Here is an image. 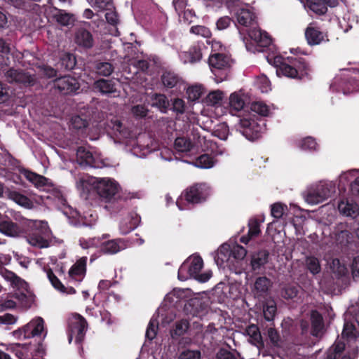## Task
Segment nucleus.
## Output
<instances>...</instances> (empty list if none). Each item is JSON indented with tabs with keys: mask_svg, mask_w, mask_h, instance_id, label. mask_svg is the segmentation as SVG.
Masks as SVG:
<instances>
[{
	"mask_svg": "<svg viewBox=\"0 0 359 359\" xmlns=\"http://www.w3.org/2000/svg\"><path fill=\"white\" fill-rule=\"evenodd\" d=\"M46 334L47 332L44 330V320L41 317L32 319L25 325L13 332V337L20 340L34 339L33 342L22 344V348L36 357H43L46 354V348L43 342Z\"/></svg>",
	"mask_w": 359,
	"mask_h": 359,
	"instance_id": "1",
	"label": "nucleus"
},
{
	"mask_svg": "<svg viewBox=\"0 0 359 359\" xmlns=\"http://www.w3.org/2000/svg\"><path fill=\"white\" fill-rule=\"evenodd\" d=\"M276 72L278 76L303 80L310 79L312 71L310 63L305 57L291 56L287 58L276 57Z\"/></svg>",
	"mask_w": 359,
	"mask_h": 359,
	"instance_id": "2",
	"label": "nucleus"
},
{
	"mask_svg": "<svg viewBox=\"0 0 359 359\" xmlns=\"http://www.w3.org/2000/svg\"><path fill=\"white\" fill-rule=\"evenodd\" d=\"M22 221L25 224L23 234L26 235L27 241L30 245L39 248H45L49 246L47 237L49 235L50 229L46 222L28 219Z\"/></svg>",
	"mask_w": 359,
	"mask_h": 359,
	"instance_id": "3",
	"label": "nucleus"
},
{
	"mask_svg": "<svg viewBox=\"0 0 359 359\" xmlns=\"http://www.w3.org/2000/svg\"><path fill=\"white\" fill-rule=\"evenodd\" d=\"M210 195V187L208 184L195 183L182 191L176 203L180 210H184L183 204L195 205L202 203L207 200Z\"/></svg>",
	"mask_w": 359,
	"mask_h": 359,
	"instance_id": "4",
	"label": "nucleus"
},
{
	"mask_svg": "<svg viewBox=\"0 0 359 359\" xmlns=\"http://www.w3.org/2000/svg\"><path fill=\"white\" fill-rule=\"evenodd\" d=\"M233 63L231 56L221 53H211L208 58V65L217 82L226 79Z\"/></svg>",
	"mask_w": 359,
	"mask_h": 359,
	"instance_id": "5",
	"label": "nucleus"
},
{
	"mask_svg": "<svg viewBox=\"0 0 359 359\" xmlns=\"http://www.w3.org/2000/svg\"><path fill=\"white\" fill-rule=\"evenodd\" d=\"M96 191L102 200L105 202L114 203L116 201L118 203V208L123 207V203L126 202L125 200H122L120 198L119 191L120 186L118 182L114 180L103 178L97 181L96 187Z\"/></svg>",
	"mask_w": 359,
	"mask_h": 359,
	"instance_id": "6",
	"label": "nucleus"
},
{
	"mask_svg": "<svg viewBox=\"0 0 359 359\" xmlns=\"http://www.w3.org/2000/svg\"><path fill=\"white\" fill-rule=\"evenodd\" d=\"M11 219L8 215H5L0 217V232L9 237H18L23 234L25 224L22 219H27L19 212L13 211L8 212Z\"/></svg>",
	"mask_w": 359,
	"mask_h": 359,
	"instance_id": "7",
	"label": "nucleus"
},
{
	"mask_svg": "<svg viewBox=\"0 0 359 359\" xmlns=\"http://www.w3.org/2000/svg\"><path fill=\"white\" fill-rule=\"evenodd\" d=\"M88 323L85 318L79 313H74L68 321V341L71 343L73 337H75V342L81 344L86 335Z\"/></svg>",
	"mask_w": 359,
	"mask_h": 359,
	"instance_id": "8",
	"label": "nucleus"
},
{
	"mask_svg": "<svg viewBox=\"0 0 359 359\" xmlns=\"http://www.w3.org/2000/svg\"><path fill=\"white\" fill-rule=\"evenodd\" d=\"M334 191V187L330 184L320 183L310 189L306 195V201L311 204H318L326 201Z\"/></svg>",
	"mask_w": 359,
	"mask_h": 359,
	"instance_id": "9",
	"label": "nucleus"
},
{
	"mask_svg": "<svg viewBox=\"0 0 359 359\" xmlns=\"http://www.w3.org/2000/svg\"><path fill=\"white\" fill-rule=\"evenodd\" d=\"M53 86L62 95L77 94L81 88L78 79L69 75L55 79Z\"/></svg>",
	"mask_w": 359,
	"mask_h": 359,
	"instance_id": "10",
	"label": "nucleus"
},
{
	"mask_svg": "<svg viewBox=\"0 0 359 359\" xmlns=\"http://www.w3.org/2000/svg\"><path fill=\"white\" fill-rule=\"evenodd\" d=\"M241 127L243 135L250 140L259 139L264 129V124H260L255 120L250 118L241 119Z\"/></svg>",
	"mask_w": 359,
	"mask_h": 359,
	"instance_id": "11",
	"label": "nucleus"
},
{
	"mask_svg": "<svg viewBox=\"0 0 359 359\" xmlns=\"http://www.w3.org/2000/svg\"><path fill=\"white\" fill-rule=\"evenodd\" d=\"M93 87L102 95L116 97L119 95L117 81L113 79H99L94 81Z\"/></svg>",
	"mask_w": 359,
	"mask_h": 359,
	"instance_id": "12",
	"label": "nucleus"
},
{
	"mask_svg": "<svg viewBox=\"0 0 359 359\" xmlns=\"http://www.w3.org/2000/svg\"><path fill=\"white\" fill-rule=\"evenodd\" d=\"M127 248V242L123 238L104 239L101 243L100 252L103 255H114Z\"/></svg>",
	"mask_w": 359,
	"mask_h": 359,
	"instance_id": "13",
	"label": "nucleus"
},
{
	"mask_svg": "<svg viewBox=\"0 0 359 359\" xmlns=\"http://www.w3.org/2000/svg\"><path fill=\"white\" fill-rule=\"evenodd\" d=\"M238 23L245 27H255L257 25V16L250 8L239 7L235 11Z\"/></svg>",
	"mask_w": 359,
	"mask_h": 359,
	"instance_id": "14",
	"label": "nucleus"
},
{
	"mask_svg": "<svg viewBox=\"0 0 359 359\" xmlns=\"http://www.w3.org/2000/svg\"><path fill=\"white\" fill-rule=\"evenodd\" d=\"M305 38L309 45H319L323 41H328L326 33L322 32L320 27L309 24L305 29Z\"/></svg>",
	"mask_w": 359,
	"mask_h": 359,
	"instance_id": "15",
	"label": "nucleus"
},
{
	"mask_svg": "<svg viewBox=\"0 0 359 359\" xmlns=\"http://www.w3.org/2000/svg\"><path fill=\"white\" fill-rule=\"evenodd\" d=\"M8 82H16L27 86H33L35 83V78L27 72L22 70L10 69L6 73Z\"/></svg>",
	"mask_w": 359,
	"mask_h": 359,
	"instance_id": "16",
	"label": "nucleus"
},
{
	"mask_svg": "<svg viewBox=\"0 0 359 359\" xmlns=\"http://www.w3.org/2000/svg\"><path fill=\"white\" fill-rule=\"evenodd\" d=\"M75 43L85 49H90L94 45V39L91 32L85 28H79L75 32Z\"/></svg>",
	"mask_w": 359,
	"mask_h": 359,
	"instance_id": "17",
	"label": "nucleus"
},
{
	"mask_svg": "<svg viewBox=\"0 0 359 359\" xmlns=\"http://www.w3.org/2000/svg\"><path fill=\"white\" fill-rule=\"evenodd\" d=\"M76 161L81 165L90 166L92 168L98 167L97 161L93 153L84 147H79L76 150Z\"/></svg>",
	"mask_w": 359,
	"mask_h": 359,
	"instance_id": "18",
	"label": "nucleus"
},
{
	"mask_svg": "<svg viewBox=\"0 0 359 359\" xmlns=\"http://www.w3.org/2000/svg\"><path fill=\"white\" fill-rule=\"evenodd\" d=\"M86 272V258L83 257L74 264L69 271L70 279L80 283L83 279Z\"/></svg>",
	"mask_w": 359,
	"mask_h": 359,
	"instance_id": "19",
	"label": "nucleus"
},
{
	"mask_svg": "<svg viewBox=\"0 0 359 359\" xmlns=\"http://www.w3.org/2000/svg\"><path fill=\"white\" fill-rule=\"evenodd\" d=\"M25 175L26 179L32 182L37 189L46 190L53 186L51 181L43 175L31 171H26Z\"/></svg>",
	"mask_w": 359,
	"mask_h": 359,
	"instance_id": "20",
	"label": "nucleus"
},
{
	"mask_svg": "<svg viewBox=\"0 0 359 359\" xmlns=\"http://www.w3.org/2000/svg\"><path fill=\"white\" fill-rule=\"evenodd\" d=\"M185 309L193 316H201L207 311V304L201 299H191L186 304Z\"/></svg>",
	"mask_w": 359,
	"mask_h": 359,
	"instance_id": "21",
	"label": "nucleus"
},
{
	"mask_svg": "<svg viewBox=\"0 0 359 359\" xmlns=\"http://www.w3.org/2000/svg\"><path fill=\"white\" fill-rule=\"evenodd\" d=\"M11 46V40L10 38H0V69L10 64Z\"/></svg>",
	"mask_w": 359,
	"mask_h": 359,
	"instance_id": "22",
	"label": "nucleus"
},
{
	"mask_svg": "<svg viewBox=\"0 0 359 359\" xmlns=\"http://www.w3.org/2000/svg\"><path fill=\"white\" fill-rule=\"evenodd\" d=\"M269 252L266 250H259L251 256L250 265L253 271L261 269L268 262Z\"/></svg>",
	"mask_w": 359,
	"mask_h": 359,
	"instance_id": "23",
	"label": "nucleus"
},
{
	"mask_svg": "<svg viewBox=\"0 0 359 359\" xmlns=\"http://www.w3.org/2000/svg\"><path fill=\"white\" fill-rule=\"evenodd\" d=\"M271 286V281L269 278L266 276L258 277L255 282L253 292L256 296L264 297Z\"/></svg>",
	"mask_w": 359,
	"mask_h": 359,
	"instance_id": "24",
	"label": "nucleus"
},
{
	"mask_svg": "<svg viewBox=\"0 0 359 359\" xmlns=\"http://www.w3.org/2000/svg\"><path fill=\"white\" fill-rule=\"evenodd\" d=\"M11 297L17 299L20 305L26 309L32 306L34 302V294L30 291L29 287L28 290H22L12 293Z\"/></svg>",
	"mask_w": 359,
	"mask_h": 359,
	"instance_id": "25",
	"label": "nucleus"
},
{
	"mask_svg": "<svg viewBox=\"0 0 359 359\" xmlns=\"http://www.w3.org/2000/svg\"><path fill=\"white\" fill-rule=\"evenodd\" d=\"M339 211L346 217L355 218L359 213V207L357 203L348 200L341 201L338 203Z\"/></svg>",
	"mask_w": 359,
	"mask_h": 359,
	"instance_id": "26",
	"label": "nucleus"
},
{
	"mask_svg": "<svg viewBox=\"0 0 359 359\" xmlns=\"http://www.w3.org/2000/svg\"><path fill=\"white\" fill-rule=\"evenodd\" d=\"M309 8L317 15H324L327 11V6L335 7L337 5H331L328 0H306Z\"/></svg>",
	"mask_w": 359,
	"mask_h": 359,
	"instance_id": "27",
	"label": "nucleus"
},
{
	"mask_svg": "<svg viewBox=\"0 0 359 359\" xmlns=\"http://www.w3.org/2000/svg\"><path fill=\"white\" fill-rule=\"evenodd\" d=\"M151 106L157 108L161 113H167L170 102L168 97L164 94L154 93L151 97Z\"/></svg>",
	"mask_w": 359,
	"mask_h": 359,
	"instance_id": "28",
	"label": "nucleus"
},
{
	"mask_svg": "<svg viewBox=\"0 0 359 359\" xmlns=\"http://www.w3.org/2000/svg\"><path fill=\"white\" fill-rule=\"evenodd\" d=\"M109 234H103L102 236L89 238L88 239L85 238H80L79 243L80 246L83 249H88L90 248H99V252L101 248V243L102 240L109 238Z\"/></svg>",
	"mask_w": 359,
	"mask_h": 359,
	"instance_id": "29",
	"label": "nucleus"
},
{
	"mask_svg": "<svg viewBox=\"0 0 359 359\" xmlns=\"http://www.w3.org/2000/svg\"><path fill=\"white\" fill-rule=\"evenodd\" d=\"M311 334L318 337L324 327L323 318L322 314L317 310H312L311 312Z\"/></svg>",
	"mask_w": 359,
	"mask_h": 359,
	"instance_id": "30",
	"label": "nucleus"
},
{
	"mask_svg": "<svg viewBox=\"0 0 359 359\" xmlns=\"http://www.w3.org/2000/svg\"><path fill=\"white\" fill-rule=\"evenodd\" d=\"M53 18L60 25L66 27L74 25L75 22V18L73 14L62 9H56Z\"/></svg>",
	"mask_w": 359,
	"mask_h": 359,
	"instance_id": "31",
	"label": "nucleus"
},
{
	"mask_svg": "<svg viewBox=\"0 0 359 359\" xmlns=\"http://www.w3.org/2000/svg\"><path fill=\"white\" fill-rule=\"evenodd\" d=\"M190 323L187 319L177 320L170 330V335L173 339H177L184 335L189 329Z\"/></svg>",
	"mask_w": 359,
	"mask_h": 359,
	"instance_id": "32",
	"label": "nucleus"
},
{
	"mask_svg": "<svg viewBox=\"0 0 359 359\" xmlns=\"http://www.w3.org/2000/svg\"><path fill=\"white\" fill-rule=\"evenodd\" d=\"M181 81V78L171 71H165L161 76V81L163 86L168 88H172L177 86Z\"/></svg>",
	"mask_w": 359,
	"mask_h": 359,
	"instance_id": "33",
	"label": "nucleus"
},
{
	"mask_svg": "<svg viewBox=\"0 0 359 359\" xmlns=\"http://www.w3.org/2000/svg\"><path fill=\"white\" fill-rule=\"evenodd\" d=\"M185 262L188 264L191 276H192L194 278L196 275H198V273L201 272L203 266V261L200 256H194L192 258L187 259Z\"/></svg>",
	"mask_w": 359,
	"mask_h": 359,
	"instance_id": "34",
	"label": "nucleus"
},
{
	"mask_svg": "<svg viewBox=\"0 0 359 359\" xmlns=\"http://www.w3.org/2000/svg\"><path fill=\"white\" fill-rule=\"evenodd\" d=\"M305 266L313 276H316L321 271V265L319 259L313 255L306 256L305 257Z\"/></svg>",
	"mask_w": 359,
	"mask_h": 359,
	"instance_id": "35",
	"label": "nucleus"
},
{
	"mask_svg": "<svg viewBox=\"0 0 359 359\" xmlns=\"http://www.w3.org/2000/svg\"><path fill=\"white\" fill-rule=\"evenodd\" d=\"M249 35L259 46L267 47L271 43V38L266 32H262L260 29L255 30Z\"/></svg>",
	"mask_w": 359,
	"mask_h": 359,
	"instance_id": "36",
	"label": "nucleus"
},
{
	"mask_svg": "<svg viewBox=\"0 0 359 359\" xmlns=\"http://www.w3.org/2000/svg\"><path fill=\"white\" fill-rule=\"evenodd\" d=\"M59 65L65 70H72L76 65V57L74 54L66 53L62 55Z\"/></svg>",
	"mask_w": 359,
	"mask_h": 359,
	"instance_id": "37",
	"label": "nucleus"
},
{
	"mask_svg": "<svg viewBox=\"0 0 359 359\" xmlns=\"http://www.w3.org/2000/svg\"><path fill=\"white\" fill-rule=\"evenodd\" d=\"M245 332L251 338L253 344H260L263 345L262 337L257 325L255 324L248 325L245 330Z\"/></svg>",
	"mask_w": 359,
	"mask_h": 359,
	"instance_id": "38",
	"label": "nucleus"
},
{
	"mask_svg": "<svg viewBox=\"0 0 359 359\" xmlns=\"http://www.w3.org/2000/svg\"><path fill=\"white\" fill-rule=\"evenodd\" d=\"M231 257L230 246L229 245H222L218 249L215 261L217 265H222L224 262H228Z\"/></svg>",
	"mask_w": 359,
	"mask_h": 359,
	"instance_id": "39",
	"label": "nucleus"
},
{
	"mask_svg": "<svg viewBox=\"0 0 359 359\" xmlns=\"http://www.w3.org/2000/svg\"><path fill=\"white\" fill-rule=\"evenodd\" d=\"M345 349V344L341 341L335 343L326 353V359H337L341 357Z\"/></svg>",
	"mask_w": 359,
	"mask_h": 359,
	"instance_id": "40",
	"label": "nucleus"
},
{
	"mask_svg": "<svg viewBox=\"0 0 359 359\" xmlns=\"http://www.w3.org/2000/svg\"><path fill=\"white\" fill-rule=\"evenodd\" d=\"M47 277L53 287L60 292H64L66 287L61 283L58 278L54 274L53 270L50 267H44Z\"/></svg>",
	"mask_w": 359,
	"mask_h": 359,
	"instance_id": "41",
	"label": "nucleus"
},
{
	"mask_svg": "<svg viewBox=\"0 0 359 359\" xmlns=\"http://www.w3.org/2000/svg\"><path fill=\"white\" fill-rule=\"evenodd\" d=\"M95 69L98 75L109 76L113 73L114 67L109 62H99L95 65Z\"/></svg>",
	"mask_w": 359,
	"mask_h": 359,
	"instance_id": "42",
	"label": "nucleus"
},
{
	"mask_svg": "<svg viewBox=\"0 0 359 359\" xmlns=\"http://www.w3.org/2000/svg\"><path fill=\"white\" fill-rule=\"evenodd\" d=\"M203 43L201 44L197 43L191 46L187 52V54L189 57V62L191 63H194L198 62L202 58V46Z\"/></svg>",
	"mask_w": 359,
	"mask_h": 359,
	"instance_id": "43",
	"label": "nucleus"
},
{
	"mask_svg": "<svg viewBox=\"0 0 359 359\" xmlns=\"http://www.w3.org/2000/svg\"><path fill=\"white\" fill-rule=\"evenodd\" d=\"M174 144L175 149L180 152H187L192 148L191 140L184 137H177Z\"/></svg>",
	"mask_w": 359,
	"mask_h": 359,
	"instance_id": "44",
	"label": "nucleus"
},
{
	"mask_svg": "<svg viewBox=\"0 0 359 359\" xmlns=\"http://www.w3.org/2000/svg\"><path fill=\"white\" fill-rule=\"evenodd\" d=\"M194 164L201 168H210L214 165V159L212 156L205 154L197 157Z\"/></svg>",
	"mask_w": 359,
	"mask_h": 359,
	"instance_id": "45",
	"label": "nucleus"
},
{
	"mask_svg": "<svg viewBox=\"0 0 359 359\" xmlns=\"http://www.w3.org/2000/svg\"><path fill=\"white\" fill-rule=\"evenodd\" d=\"M277 311L276 304L273 301L267 302L264 306L263 313L266 320L272 322Z\"/></svg>",
	"mask_w": 359,
	"mask_h": 359,
	"instance_id": "46",
	"label": "nucleus"
},
{
	"mask_svg": "<svg viewBox=\"0 0 359 359\" xmlns=\"http://www.w3.org/2000/svg\"><path fill=\"white\" fill-rule=\"evenodd\" d=\"M342 337L348 340L356 339L358 337L355 325L350 323H346L341 333Z\"/></svg>",
	"mask_w": 359,
	"mask_h": 359,
	"instance_id": "47",
	"label": "nucleus"
},
{
	"mask_svg": "<svg viewBox=\"0 0 359 359\" xmlns=\"http://www.w3.org/2000/svg\"><path fill=\"white\" fill-rule=\"evenodd\" d=\"M267 336L271 345L274 347H280L282 339L279 332L274 327H269L267 330Z\"/></svg>",
	"mask_w": 359,
	"mask_h": 359,
	"instance_id": "48",
	"label": "nucleus"
},
{
	"mask_svg": "<svg viewBox=\"0 0 359 359\" xmlns=\"http://www.w3.org/2000/svg\"><path fill=\"white\" fill-rule=\"evenodd\" d=\"M229 104L232 110L238 111L243 108L245 102L238 93H233L230 95Z\"/></svg>",
	"mask_w": 359,
	"mask_h": 359,
	"instance_id": "49",
	"label": "nucleus"
},
{
	"mask_svg": "<svg viewBox=\"0 0 359 359\" xmlns=\"http://www.w3.org/2000/svg\"><path fill=\"white\" fill-rule=\"evenodd\" d=\"M299 286L287 285L281 290V296L285 299H292L298 295Z\"/></svg>",
	"mask_w": 359,
	"mask_h": 359,
	"instance_id": "50",
	"label": "nucleus"
},
{
	"mask_svg": "<svg viewBox=\"0 0 359 359\" xmlns=\"http://www.w3.org/2000/svg\"><path fill=\"white\" fill-rule=\"evenodd\" d=\"M250 109L261 116H268L270 112L269 107L262 102L252 103Z\"/></svg>",
	"mask_w": 359,
	"mask_h": 359,
	"instance_id": "51",
	"label": "nucleus"
},
{
	"mask_svg": "<svg viewBox=\"0 0 359 359\" xmlns=\"http://www.w3.org/2000/svg\"><path fill=\"white\" fill-rule=\"evenodd\" d=\"M189 100L196 101L201 98L203 93V88L201 85H195L188 88L187 90Z\"/></svg>",
	"mask_w": 359,
	"mask_h": 359,
	"instance_id": "52",
	"label": "nucleus"
},
{
	"mask_svg": "<svg viewBox=\"0 0 359 359\" xmlns=\"http://www.w3.org/2000/svg\"><path fill=\"white\" fill-rule=\"evenodd\" d=\"M105 19L108 24L114 27H116L119 24V16L114 6L113 8H109L106 11Z\"/></svg>",
	"mask_w": 359,
	"mask_h": 359,
	"instance_id": "53",
	"label": "nucleus"
},
{
	"mask_svg": "<svg viewBox=\"0 0 359 359\" xmlns=\"http://www.w3.org/2000/svg\"><path fill=\"white\" fill-rule=\"evenodd\" d=\"M190 32L197 36H201L205 39H210L212 36L210 29L204 25H195L190 28Z\"/></svg>",
	"mask_w": 359,
	"mask_h": 359,
	"instance_id": "54",
	"label": "nucleus"
},
{
	"mask_svg": "<svg viewBox=\"0 0 359 359\" xmlns=\"http://www.w3.org/2000/svg\"><path fill=\"white\" fill-rule=\"evenodd\" d=\"M248 236L250 237L255 238L257 237L261 233L260 231V222L256 218L250 219L248 222Z\"/></svg>",
	"mask_w": 359,
	"mask_h": 359,
	"instance_id": "55",
	"label": "nucleus"
},
{
	"mask_svg": "<svg viewBox=\"0 0 359 359\" xmlns=\"http://www.w3.org/2000/svg\"><path fill=\"white\" fill-rule=\"evenodd\" d=\"M299 147L304 151H314L316 149L317 143L311 137H306L299 142Z\"/></svg>",
	"mask_w": 359,
	"mask_h": 359,
	"instance_id": "56",
	"label": "nucleus"
},
{
	"mask_svg": "<svg viewBox=\"0 0 359 359\" xmlns=\"http://www.w3.org/2000/svg\"><path fill=\"white\" fill-rule=\"evenodd\" d=\"M12 294H8L5 298H0V312L5 311L6 310L13 309L16 307V302L9 299L11 297Z\"/></svg>",
	"mask_w": 359,
	"mask_h": 359,
	"instance_id": "57",
	"label": "nucleus"
},
{
	"mask_svg": "<svg viewBox=\"0 0 359 359\" xmlns=\"http://www.w3.org/2000/svg\"><path fill=\"white\" fill-rule=\"evenodd\" d=\"M357 91H359V80L355 78L348 79L346 86L343 89L344 93L349 94Z\"/></svg>",
	"mask_w": 359,
	"mask_h": 359,
	"instance_id": "58",
	"label": "nucleus"
},
{
	"mask_svg": "<svg viewBox=\"0 0 359 359\" xmlns=\"http://www.w3.org/2000/svg\"><path fill=\"white\" fill-rule=\"evenodd\" d=\"M158 323L157 320L151 319L147 326L145 336L149 340H153L157 334Z\"/></svg>",
	"mask_w": 359,
	"mask_h": 359,
	"instance_id": "59",
	"label": "nucleus"
},
{
	"mask_svg": "<svg viewBox=\"0 0 359 359\" xmlns=\"http://www.w3.org/2000/svg\"><path fill=\"white\" fill-rule=\"evenodd\" d=\"M70 123L72 128L76 130L86 128L88 125L86 119H84L78 115L72 116Z\"/></svg>",
	"mask_w": 359,
	"mask_h": 359,
	"instance_id": "60",
	"label": "nucleus"
},
{
	"mask_svg": "<svg viewBox=\"0 0 359 359\" xmlns=\"http://www.w3.org/2000/svg\"><path fill=\"white\" fill-rule=\"evenodd\" d=\"M131 111L136 118H143L147 116L149 109L144 104H137L132 107Z\"/></svg>",
	"mask_w": 359,
	"mask_h": 359,
	"instance_id": "61",
	"label": "nucleus"
},
{
	"mask_svg": "<svg viewBox=\"0 0 359 359\" xmlns=\"http://www.w3.org/2000/svg\"><path fill=\"white\" fill-rule=\"evenodd\" d=\"M223 93L220 90L210 92L206 97L207 102L211 105H215L222 100Z\"/></svg>",
	"mask_w": 359,
	"mask_h": 359,
	"instance_id": "62",
	"label": "nucleus"
},
{
	"mask_svg": "<svg viewBox=\"0 0 359 359\" xmlns=\"http://www.w3.org/2000/svg\"><path fill=\"white\" fill-rule=\"evenodd\" d=\"M179 359H201V353L198 350L187 349L180 353Z\"/></svg>",
	"mask_w": 359,
	"mask_h": 359,
	"instance_id": "63",
	"label": "nucleus"
},
{
	"mask_svg": "<svg viewBox=\"0 0 359 359\" xmlns=\"http://www.w3.org/2000/svg\"><path fill=\"white\" fill-rule=\"evenodd\" d=\"M171 109L177 114H183L186 110L185 102L181 98L174 99Z\"/></svg>",
	"mask_w": 359,
	"mask_h": 359,
	"instance_id": "64",
	"label": "nucleus"
}]
</instances>
